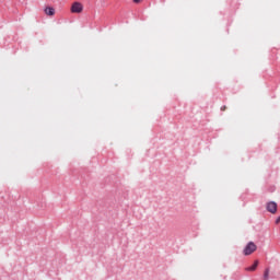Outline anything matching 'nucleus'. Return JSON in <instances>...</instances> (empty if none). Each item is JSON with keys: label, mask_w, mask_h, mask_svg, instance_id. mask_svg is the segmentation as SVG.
<instances>
[{"label": "nucleus", "mask_w": 280, "mask_h": 280, "mask_svg": "<svg viewBox=\"0 0 280 280\" xmlns=\"http://www.w3.org/2000/svg\"><path fill=\"white\" fill-rule=\"evenodd\" d=\"M257 250V245H255L253 242H249L245 248H244V255H253Z\"/></svg>", "instance_id": "1"}, {"label": "nucleus", "mask_w": 280, "mask_h": 280, "mask_svg": "<svg viewBox=\"0 0 280 280\" xmlns=\"http://www.w3.org/2000/svg\"><path fill=\"white\" fill-rule=\"evenodd\" d=\"M82 10H84V7L80 2H74L71 7V12L73 14H80V12H82Z\"/></svg>", "instance_id": "2"}, {"label": "nucleus", "mask_w": 280, "mask_h": 280, "mask_svg": "<svg viewBox=\"0 0 280 280\" xmlns=\"http://www.w3.org/2000/svg\"><path fill=\"white\" fill-rule=\"evenodd\" d=\"M266 209L269 211V213H277V202L269 201L266 206Z\"/></svg>", "instance_id": "3"}, {"label": "nucleus", "mask_w": 280, "mask_h": 280, "mask_svg": "<svg viewBox=\"0 0 280 280\" xmlns=\"http://www.w3.org/2000/svg\"><path fill=\"white\" fill-rule=\"evenodd\" d=\"M45 14H47V16H54V14H56V9L51 8V7H47L44 10Z\"/></svg>", "instance_id": "4"}, {"label": "nucleus", "mask_w": 280, "mask_h": 280, "mask_svg": "<svg viewBox=\"0 0 280 280\" xmlns=\"http://www.w3.org/2000/svg\"><path fill=\"white\" fill-rule=\"evenodd\" d=\"M257 266H259V260H255V262L253 264V266L248 267L247 270H249L250 272L257 270Z\"/></svg>", "instance_id": "5"}, {"label": "nucleus", "mask_w": 280, "mask_h": 280, "mask_svg": "<svg viewBox=\"0 0 280 280\" xmlns=\"http://www.w3.org/2000/svg\"><path fill=\"white\" fill-rule=\"evenodd\" d=\"M269 277H270V269L267 268V269L265 270V272H264V280H268Z\"/></svg>", "instance_id": "6"}, {"label": "nucleus", "mask_w": 280, "mask_h": 280, "mask_svg": "<svg viewBox=\"0 0 280 280\" xmlns=\"http://www.w3.org/2000/svg\"><path fill=\"white\" fill-rule=\"evenodd\" d=\"M280 222V215L276 219V224H279Z\"/></svg>", "instance_id": "7"}, {"label": "nucleus", "mask_w": 280, "mask_h": 280, "mask_svg": "<svg viewBox=\"0 0 280 280\" xmlns=\"http://www.w3.org/2000/svg\"><path fill=\"white\" fill-rule=\"evenodd\" d=\"M143 0H133V3H141Z\"/></svg>", "instance_id": "8"}, {"label": "nucleus", "mask_w": 280, "mask_h": 280, "mask_svg": "<svg viewBox=\"0 0 280 280\" xmlns=\"http://www.w3.org/2000/svg\"><path fill=\"white\" fill-rule=\"evenodd\" d=\"M221 110H226V106H222V107H221Z\"/></svg>", "instance_id": "9"}]
</instances>
